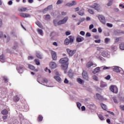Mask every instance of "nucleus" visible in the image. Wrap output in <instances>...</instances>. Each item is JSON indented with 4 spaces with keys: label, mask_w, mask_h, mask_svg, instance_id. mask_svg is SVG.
<instances>
[{
    "label": "nucleus",
    "mask_w": 124,
    "mask_h": 124,
    "mask_svg": "<svg viewBox=\"0 0 124 124\" xmlns=\"http://www.w3.org/2000/svg\"><path fill=\"white\" fill-rule=\"evenodd\" d=\"M68 61L69 60L67 57L61 58L59 61V62L62 64L61 68L64 70L65 73L67 72V68H68Z\"/></svg>",
    "instance_id": "1"
},
{
    "label": "nucleus",
    "mask_w": 124,
    "mask_h": 124,
    "mask_svg": "<svg viewBox=\"0 0 124 124\" xmlns=\"http://www.w3.org/2000/svg\"><path fill=\"white\" fill-rule=\"evenodd\" d=\"M91 7H92V8H94V9L97 10V11H98V12H99V11L101 10V7H100V6H99V5H98V4L96 3H94L91 6Z\"/></svg>",
    "instance_id": "2"
},
{
    "label": "nucleus",
    "mask_w": 124,
    "mask_h": 124,
    "mask_svg": "<svg viewBox=\"0 0 124 124\" xmlns=\"http://www.w3.org/2000/svg\"><path fill=\"white\" fill-rule=\"evenodd\" d=\"M66 51L70 57H72L76 53V49L71 50L69 48H67Z\"/></svg>",
    "instance_id": "3"
},
{
    "label": "nucleus",
    "mask_w": 124,
    "mask_h": 124,
    "mask_svg": "<svg viewBox=\"0 0 124 124\" xmlns=\"http://www.w3.org/2000/svg\"><path fill=\"white\" fill-rule=\"evenodd\" d=\"M82 76L83 79L87 81H89V75H88L87 71L83 70L82 73Z\"/></svg>",
    "instance_id": "4"
},
{
    "label": "nucleus",
    "mask_w": 124,
    "mask_h": 124,
    "mask_svg": "<svg viewBox=\"0 0 124 124\" xmlns=\"http://www.w3.org/2000/svg\"><path fill=\"white\" fill-rule=\"evenodd\" d=\"M109 89L112 93H118V87L116 86L113 85L111 86Z\"/></svg>",
    "instance_id": "5"
},
{
    "label": "nucleus",
    "mask_w": 124,
    "mask_h": 124,
    "mask_svg": "<svg viewBox=\"0 0 124 124\" xmlns=\"http://www.w3.org/2000/svg\"><path fill=\"white\" fill-rule=\"evenodd\" d=\"M67 20H68V17L66 16V17H64L63 19L59 21L58 22V25L60 26L61 25L65 24V23H66V21H67Z\"/></svg>",
    "instance_id": "6"
},
{
    "label": "nucleus",
    "mask_w": 124,
    "mask_h": 124,
    "mask_svg": "<svg viewBox=\"0 0 124 124\" xmlns=\"http://www.w3.org/2000/svg\"><path fill=\"white\" fill-rule=\"evenodd\" d=\"M98 18L99 20H100V22L102 23V24H104V25H105L106 24V20H105V17L101 15H99L98 16Z\"/></svg>",
    "instance_id": "7"
},
{
    "label": "nucleus",
    "mask_w": 124,
    "mask_h": 124,
    "mask_svg": "<svg viewBox=\"0 0 124 124\" xmlns=\"http://www.w3.org/2000/svg\"><path fill=\"white\" fill-rule=\"evenodd\" d=\"M19 16L22 18H30L31 17V15L26 13H19Z\"/></svg>",
    "instance_id": "8"
},
{
    "label": "nucleus",
    "mask_w": 124,
    "mask_h": 124,
    "mask_svg": "<svg viewBox=\"0 0 124 124\" xmlns=\"http://www.w3.org/2000/svg\"><path fill=\"white\" fill-rule=\"evenodd\" d=\"M49 67L51 69H55L57 68V64L55 62H51L49 64Z\"/></svg>",
    "instance_id": "9"
},
{
    "label": "nucleus",
    "mask_w": 124,
    "mask_h": 124,
    "mask_svg": "<svg viewBox=\"0 0 124 124\" xmlns=\"http://www.w3.org/2000/svg\"><path fill=\"white\" fill-rule=\"evenodd\" d=\"M51 57L54 61H57V53L54 51H52L51 52Z\"/></svg>",
    "instance_id": "10"
},
{
    "label": "nucleus",
    "mask_w": 124,
    "mask_h": 124,
    "mask_svg": "<svg viewBox=\"0 0 124 124\" xmlns=\"http://www.w3.org/2000/svg\"><path fill=\"white\" fill-rule=\"evenodd\" d=\"M23 68H24V67L21 65L17 66L16 67V69L19 73H22L23 72Z\"/></svg>",
    "instance_id": "11"
},
{
    "label": "nucleus",
    "mask_w": 124,
    "mask_h": 124,
    "mask_svg": "<svg viewBox=\"0 0 124 124\" xmlns=\"http://www.w3.org/2000/svg\"><path fill=\"white\" fill-rule=\"evenodd\" d=\"M93 65H94L95 67L97 66L96 64H93V63L91 62H89L86 64V66L88 68L91 67V66H93Z\"/></svg>",
    "instance_id": "12"
},
{
    "label": "nucleus",
    "mask_w": 124,
    "mask_h": 124,
    "mask_svg": "<svg viewBox=\"0 0 124 124\" xmlns=\"http://www.w3.org/2000/svg\"><path fill=\"white\" fill-rule=\"evenodd\" d=\"M75 3H76V2L74 0H73V1H72V3H67V4H66L65 6H69L70 7L71 6L74 5Z\"/></svg>",
    "instance_id": "13"
},
{
    "label": "nucleus",
    "mask_w": 124,
    "mask_h": 124,
    "mask_svg": "<svg viewBox=\"0 0 124 124\" xmlns=\"http://www.w3.org/2000/svg\"><path fill=\"white\" fill-rule=\"evenodd\" d=\"M27 10H28V8L25 7H22L18 9V11H19V12H26Z\"/></svg>",
    "instance_id": "14"
},
{
    "label": "nucleus",
    "mask_w": 124,
    "mask_h": 124,
    "mask_svg": "<svg viewBox=\"0 0 124 124\" xmlns=\"http://www.w3.org/2000/svg\"><path fill=\"white\" fill-rule=\"evenodd\" d=\"M84 11L85 10H84V9H81L79 12H78V13L80 16H83L84 14H85V13L84 12Z\"/></svg>",
    "instance_id": "15"
},
{
    "label": "nucleus",
    "mask_w": 124,
    "mask_h": 124,
    "mask_svg": "<svg viewBox=\"0 0 124 124\" xmlns=\"http://www.w3.org/2000/svg\"><path fill=\"white\" fill-rule=\"evenodd\" d=\"M99 71H100V67H96L94 71H93V73H94V74H95L96 73H97V72H99Z\"/></svg>",
    "instance_id": "16"
},
{
    "label": "nucleus",
    "mask_w": 124,
    "mask_h": 124,
    "mask_svg": "<svg viewBox=\"0 0 124 124\" xmlns=\"http://www.w3.org/2000/svg\"><path fill=\"white\" fill-rule=\"evenodd\" d=\"M69 40L70 43H72L74 42V36H72V35L69 36Z\"/></svg>",
    "instance_id": "17"
},
{
    "label": "nucleus",
    "mask_w": 124,
    "mask_h": 124,
    "mask_svg": "<svg viewBox=\"0 0 124 124\" xmlns=\"http://www.w3.org/2000/svg\"><path fill=\"white\" fill-rule=\"evenodd\" d=\"M113 71H114V72H117V73H120V72H121L118 67H115L113 68Z\"/></svg>",
    "instance_id": "18"
},
{
    "label": "nucleus",
    "mask_w": 124,
    "mask_h": 124,
    "mask_svg": "<svg viewBox=\"0 0 124 124\" xmlns=\"http://www.w3.org/2000/svg\"><path fill=\"white\" fill-rule=\"evenodd\" d=\"M13 100L15 102H17L18 100H20V98H19L18 96L16 95L14 97Z\"/></svg>",
    "instance_id": "19"
},
{
    "label": "nucleus",
    "mask_w": 124,
    "mask_h": 124,
    "mask_svg": "<svg viewBox=\"0 0 124 124\" xmlns=\"http://www.w3.org/2000/svg\"><path fill=\"white\" fill-rule=\"evenodd\" d=\"M54 78L55 80L58 81V82H61V81H62V78H61L58 76H54Z\"/></svg>",
    "instance_id": "20"
},
{
    "label": "nucleus",
    "mask_w": 124,
    "mask_h": 124,
    "mask_svg": "<svg viewBox=\"0 0 124 124\" xmlns=\"http://www.w3.org/2000/svg\"><path fill=\"white\" fill-rule=\"evenodd\" d=\"M1 114L2 115H7L8 114V111L6 109H4L1 111Z\"/></svg>",
    "instance_id": "21"
},
{
    "label": "nucleus",
    "mask_w": 124,
    "mask_h": 124,
    "mask_svg": "<svg viewBox=\"0 0 124 124\" xmlns=\"http://www.w3.org/2000/svg\"><path fill=\"white\" fill-rule=\"evenodd\" d=\"M84 40L83 37H77V42H82Z\"/></svg>",
    "instance_id": "22"
},
{
    "label": "nucleus",
    "mask_w": 124,
    "mask_h": 124,
    "mask_svg": "<svg viewBox=\"0 0 124 124\" xmlns=\"http://www.w3.org/2000/svg\"><path fill=\"white\" fill-rule=\"evenodd\" d=\"M36 57L38 58V59H42V55L39 53V52H37L36 53Z\"/></svg>",
    "instance_id": "23"
},
{
    "label": "nucleus",
    "mask_w": 124,
    "mask_h": 124,
    "mask_svg": "<svg viewBox=\"0 0 124 124\" xmlns=\"http://www.w3.org/2000/svg\"><path fill=\"white\" fill-rule=\"evenodd\" d=\"M35 23L36 25H37L41 29H42V28H43V26H42V24H41V23L39 21H37Z\"/></svg>",
    "instance_id": "24"
},
{
    "label": "nucleus",
    "mask_w": 124,
    "mask_h": 124,
    "mask_svg": "<svg viewBox=\"0 0 124 124\" xmlns=\"http://www.w3.org/2000/svg\"><path fill=\"white\" fill-rule=\"evenodd\" d=\"M68 75L70 78H73V76L74 75V74L73 72H71L70 71L68 72Z\"/></svg>",
    "instance_id": "25"
},
{
    "label": "nucleus",
    "mask_w": 124,
    "mask_h": 124,
    "mask_svg": "<svg viewBox=\"0 0 124 124\" xmlns=\"http://www.w3.org/2000/svg\"><path fill=\"white\" fill-rule=\"evenodd\" d=\"M69 43H70V41H69V39L68 38L65 39L64 41L65 45H68Z\"/></svg>",
    "instance_id": "26"
},
{
    "label": "nucleus",
    "mask_w": 124,
    "mask_h": 124,
    "mask_svg": "<svg viewBox=\"0 0 124 124\" xmlns=\"http://www.w3.org/2000/svg\"><path fill=\"white\" fill-rule=\"evenodd\" d=\"M96 95L98 99H99L100 100H101V99H102L103 98V97L99 93H96Z\"/></svg>",
    "instance_id": "27"
},
{
    "label": "nucleus",
    "mask_w": 124,
    "mask_h": 124,
    "mask_svg": "<svg viewBox=\"0 0 124 124\" xmlns=\"http://www.w3.org/2000/svg\"><path fill=\"white\" fill-rule=\"evenodd\" d=\"M119 46L121 50H124V43H121Z\"/></svg>",
    "instance_id": "28"
},
{
    "label": "nucleus",
    "mask_w": 124,
    "mask_h": 124,
    "mask_svg": "<svg viewBox=\"0 0 124 124\" xmlns=\"http://www.w3.org/2000/svg\"><path fill=\"white\" fill-rule=\"evenodd\" d=\"M29 68L30 69H31V70H34V69H35V67H34V66L31 64L29 65Z\"/></svg>",
    "instance_id": "29"
},
{
    "label": "nucleus",
    "mask_w": 124,
    "mask_h": 124,
    "mask_svg": "<svg viewBox=\"0 0 124 124\" xmlns=\"http://www.w3.org/2000/svg\"><path fill=\"white\" fill-rule=\"evenodd\" d=\"M42 120H43V117L41 115H39L38 117V122H42Z\"/></svg>",
    "instance_id": "30"
},
{
    "label": "nucleus",
    "mask_w": 124,
    "mask_h": 124,
    "mask_svg": "<svg viewBox=\"0 0 124 124\" xmlns=\"http://www.w3.org/2000/svg\"><path fill=\"white\" fill-rule=\"evenodd\" d=\"M0 61L1 62H4V56L3 55H1L0 56Z\"/></svg>",
    "instance_id": "31"
},
{
    "label": "nucleus",
    "mask_w": 124,
    "mask_h": 124,
    "mask_svg": "<svg viewBox=\"0 0 124 124\" xmlns=\"http://www.w3.org/2000/svg\"><path fill=\"white\" fill-rule=\"evenodd\" d=\"M34 62H35V63L37 65H40V62L39 61V60L35 59Z\"/></svg>",
    "instance_id": "32"
},
{
    "label": "nucleus",
    "mask_w": 124,
    "mask_h": 124,
    "mask_svg": "<svg viewBox=\"0 0 124 124\" xmlns=\"http://www.w3.org/2000/svg\"><path fill=\"white\" fill-rule=\"evenodd\" d=\"M101 106L102 109H103L104 110H106V109H107V107L106 106V105H105V104H101Z\"/></svg>",
    "instance_id": "33"
},
{
    "label": "nucleus",
    "mask_w": 124,
    "mask_h": 124,
    "mask_svg": "<svg viewBox=\"0 0 124 124\" xmlns=\"http://www.w3.org/2000/svg\"><path fill=\"white\" fill-rule=\"evenodd\" d=\"M99 118L101 121H104V117L102 116V114H100L98 115Z\"/></svg>",
    "instance_id": "34"
},
{
    "label": "nucleus",
    "mask_w": 124,
    "mask_h": 124,
    "mask_svg": "<svg viewBox=\"0 0 124 124\" xmlns=\"http://www.w3.org/2000/svg\"><path fill=\"white\" fill-rule=\"evenodd\" d=\"M77 81L79 84H83V80L82 79L80 78H77Z\"/></svg>",
    "instance_id": "35"
},
{
    "label": "nucleus",
    "mask_w": 124,
    "mask_h": 124,
    "mask_svg": "<svg viewBox=\"0 0 124 124\" xmlns=\"http://www.w3.org/2000/svg\"><path fill=\"white\" fill-rule=\"evenodd\" d=\"M38 32L41 35H43V31H42V30L41 29H38Z\"/></svg>",
    "instance_id": "36"
},
{
    "label": "nucleus",
    "mask_w": 124,
    "mask_h": 124,
    "mask_svg": "<svg viewBox=\"0 0 124 124\" xmlns=\"http://www.w3.org/2000/svg\"><path fill=\"white\" fill-rule=\"evenodd\" d=\"M42 83H48V80L46 78H43L42 80Z\"/></svg>",
    "instance_id": "37"
},
{
    "label": "nucleus",
    "mask_w": 124,
    "mask_h": 124,
    "mask_svg": "<svg viewBox=\"0 0 124 124\" xmlns=\"http://www.w3.org/2000/svg\"><path fill=\"white\" fill-rule=\"evenodd\" d=\"M113 0H110L109 2L107 4L108 6H111L112 5V3H113Z\"/></svg>",
    "instance_id": "38"
},
{
    "label": "nucleus",
    "mask_w": 124,
    "mask_h": 124,
    "mask_svg": "<svg viewBox=\"0 0 124 124\" xmlns=\"http://www.w3.org/2000/svg\"><path fill=\"white\" fill-rule=\"evenodd\" d=\"M77 107L78 108V109L80 110V107L82 106V105H81V103H80L79 102H77Z\"/></svg>",
    "instance_id": "39"
},
{
    "label": "nucleus",
    "mask_w": 124,
    "mask_h": 124,
    "mask_svg": "<svg viewBox=\"0 0 124 124\" xmlns=\"http://www.w3.org/2000/svg\"><path fill=\"white\" fill-rule=\"evenodd\" d=\"M107 85L105 83H101L100 85L101 88H104L105 87H106Z\"/></svg>",
    "instance_id": "40"
},
{
    "label": "nucleus",
    "mask_w": 124,
    "mask_h": 124,
    "mask_svg": "<svg viewBox=\"0 0 124 124\" xmlns=\"http://www.w3.org/2000/svg\"><path fill=\"white\" fill-rule=\"evenodd\" d=\"M93 80H95V81H98V78L96 76H93Z\"/></svg>",
    "instance_id": "41"
},
{
    "label": "nucleus",
    "mask_w": 124,
    "mask_h": 124,
    "mask_svg": "<svg viewBox=\"0 0 124 124\" xmlns=\"http://www.w3.org/2000/svg\"><path fill=\"white\" fill-rule=\"evenodd\" d=\"M46 8H47L48 10H51V9H53V5H49Z\"/></svg>",
    "instance_id": "42"
},
{
    "label": "nucleus",
    "mask_w": 124,
    "mask_h": 124,
    "mask_svg": "<svg viewBox=\"0 0 124 124\" xmlns=\"http://www.w3.org/2000/svg\"><path fill=\"white\" fill-rule=\"evenodd\" d=\"M110 40V39L108 38H106L105 39V43H108Z\"/></svg>",
    "instance_id": "43"
},
{
    "label": "nucleus",
    "mask_w": 124,
    "mask_h": 124,
    "mask_svg": "<svg viewBox=\"0 0 124 124\" xmlns=\"http://www.w3.org/2000/svg\"><path fill=\"white\" fill-rule=\"evenodd\" d=\"M63 2V1L62 0H58L56 3L57 4H61V3H62Z\"/></svg>",
    "instance_id": "44"
},
{
    "label": "nucleus",
    "mask_w": 124,
    "mask_h": 124,
    "mask_svg": "<svg viewBox=\"0 0 124 124\" xmlns=\"http://www.w3.org/2000/svg\"><path fill=\"white\" fill-rule=\"evenodd\" d=\"M51 17L50 16V15H46V20H50Z\"/></svg>",
    "instance_id": "45"
},
{
    "label": "nucleus",
    "mask_w": 124,
    "mask_h": 124,
    "mask_svg": "<svg viewBox=\"0 0 124 124\" xmlns=\"http://www.w3.org/2000/svg\"><path fill=\"white\" fill-rule=\"evenodd\" d=\"M120 41V38H115V43H117V42H119Z\"/></svg>",
    "instance_id": "46"
},
{
    "label": "nucleus",
    "mask_w": 124,
    "mask_h": 124,
    "mask_svg": "<svg viewBox=\"0 0 124 124\" xmlns=\"http://www.w3.org/2000/svg\"><path fill=\"white\" fill-rule=\"evenodd\" d=\"M88 11L89 12V13H90V14H93L94 13V12L91 9H88Z\"/></svg>",
    "instance_id": "47"
},
{
    "label": "nucleus",
    "mask_w": 124,
    "mask_h": 124,
    "mask_svg": "<svg viewBox=\"0 0 124 124\" xmlns=\"http://www.w3.org/2000/svg\"><path fill=\"white\" fill-rule=\"evenodd\" d=\"M107 27H108V28H112L113 27V25L110 23H107Z\"/></svg>",
    "instance_id": "48"
},
{
    "label": "nucleus",
    "mask_w": 124,
    "mask_h": 124,
    "mask_svg": "<svg viewBox=\"0 0 124 124\" xmlns=\"http://www.w3.org/2000/svg\"><path fill=\"white\" fill-rule=\"evenodd\" d=\"M110 78L111 76H110V75H108L106 77H105V79H106V80H110Z\"/></svg>",
    "instance_id": "49"
},
{
    "label": "nucleus",
    "mask_w": 124,
    "mask_h": 124,
    "mask_svg": "<svg viewBox=\"0 0 124 124\" xmlns=\"http://www.w3.org/2000/svg\"><path fill=\"white\" fill-rule=\"evenodd\" d=\"M94 42H95V43H100V42H101V40H95Z\"/></svg>",
    "instance_id": "50"
},
{
    "label": "nucleus",
    "mask_w": 124,
    "mask_h": 124,
    "mask_svg": "<svg viewBox=\"0 0 124 124\" xmlns=\"http://www.w3.org/2000/svg\"><path fill=\"white\" fill-rule=\"evenodd\" d=\"M108 113H109V114H110L111 115H112V116H115V113L114 112L110 111H108Z\"/></svg>",
    "instance_id": "51"
},
{
    "label": "nucleus",
    "mask_w": 124,
    "mask_h": 124,
    "mask_svg": "<svg viewBox=\"0 0 124 124\" xmlns=\"http://www.w3.org/2000/svg\"><path fill=\"white\" fill-rule=\"evenodd\" d=\"M48 8H45L43 11H42V12L43 13H45L46 11H48Z\"/></svg>",
    "instance_id": "52"
},
{
    "label": "nucleus",
    "mask_w": 124,
    "mask_h": 124,
    "mask_svg": "<svg viewBox=\"0 0 124 124\" xmlns=\"http://www.w3.org/2000/svg\"><path fill=\"white\" fill-rule=\"evenodd\" d=\"M45 71L47 72L48 71L49 73H51V70L50 69H48V68L46 67Z\"/></svg>",
    "instance_id": "53"
},
{
    "label": "nucleus",
    "mask_w": 124,
    "mask_h": 124,
    "mask_svg": "<svg viewBox=\"0 0 124 124\" xmlns=\"http://www.w3.org/2000/svg\"><path fill=\"white\" fill-rule=\"evenodd\" d=\"M81 110H82V111H86V107H85V106H83L81 107Z\"/></svg>",
    "instance_id": "54"
},
{
    "label": "nucleus",
    "mask_w": 124,
    "mask_h": 124,
    "mask_svg": "<svg viewBox=\"0 0 124 124\" xmlns=\"http://www.w3.org/2000/svg\"><path fill=\"white\" fill-rule=\"evenodd\" d=\"M86 36H88V37H90L91 36V33L90 32L86 33Z\"/></svg>",
    "instance_id": "55"
},
{
    "label": "nucleus",
    "mask_w": 124,
    "mask_h": 124,
    "mask_svg": "<svg viewBox=\"0 0 124 124\" xmlns=\"http://www.w3.org/2000/svg\"><path fill=\"white\" fill-rule=\"evenodd\" d=\"M92 29H93V24H91L89 26V30H92Z\"/></svg>",
    "instance_id": "56"
},
{
    "label": "nucleus",
    "mask_w": 124,
    "mask_h": 124,
    "mask_svg": "<svg viewBox=\"0 0 124 124\" xmlns=\"http://www.w3.org/2000/svg\"><path fill=\"white\" fill-rule=\"evenodd\" d=\"M96 31H97V30L95 28L92 30V32H96Z\"/></svg>",
    "instance_id": "57"
},
{
    "label": "nucleus",
    "mask_w": 124,
    "mask_h": 124,
    "mask_svg": "<svg viewBox=\"0 0 124 124\" xmlns=\"http://www.w3.org/2000/svg\"><path fill=\"white\" fill-rule=\"evenodd\" d=\"M64 83H65V84H68V80H67L66 78H65Z\"/></svg>",
    "instance_id": "58"
},
{
    "label": "nucleus",
    "mask_w": 124,
    "mask_h": 124,
    "mask_svg": "<svg viewBox=\"0 0 124 124\" xmlns=\"http://www.w3.org/2000/svg\"><path fill=\"white\" fill-rule=\"evenodd\" d=\"M120 108L122 110V111H124V106H120Z\"/></svg>",
    "instance_id": "59"
},
{
    "label": "nucleus",
    "mask_w": 124,
    "mask_h": 124,
    "mask_svg": "<svg viewBox=\"0 0 124 124\" xmlns=\"http://www.w3.org/2000/svg\"><path fill=\"white\" fill-rule=\"evenodd\" d=\"M80 34L81 35H85V32L84 31H81L80 32Z\"/></svg>",
    "instance_id": "60"
},
{
    "label": "nucleus",
    "mask_w": 124,
    "mask_h": 124,
    "mask_svg": "<svg viewBox=\"0 0 124 124\" xmlns=\"http://www.w3.org/2000/svg\"><path fill=\"white\" fill-rule=\"evenodd\" d=\"M13 3V2H12V0H10L8 2V4H9V5H12V4Z\"/></svg>",
    "instance_id": "61"
},
{
    "label": "nucleus",
    "mask_w": 124,
    "mask_h": 124,
    "mask_svg": "<svg viewBox=\"0 0 124 124\" xmlns=\"http://www.w3.org/2000/svg\"><path fill=\"white\" fill-rule=\"evenodd\" d=\"M65 34H66V35H70L71 33H70V32H69V31H66V32H65Z\"/></svg>",
    "instance_id": "62"
},
{
    "label": "nucleus",
    "mask_w": 124,
    "mask_h": 124,
    "mask_svg": "<svg viewBox=\"0 0 124 124\" xmlns=\"http://www.w3.org/2000/svg\"><path fill=\"white\" fill-rule=\"evenodd\" d=\"M98 31H99V32H100V33L102 32V29H101V28H98Z\"/></svg>",
    "instance_id": "63"
},
{
    "label": "nucleus",
    "mask_w": 124,
    "mask_h": 124,
    "mask_svg": "<svg viewBox=\"0 0 124 124\" xmlns=\"http://www.w3.org/2000/svg\"><path fill=\"white\" fill-rule=\"evenodd\" d=\"M28 60H33V57H32V56H29Z\"/></svg>",
    "instance_id": "64"
}]
</instances>
